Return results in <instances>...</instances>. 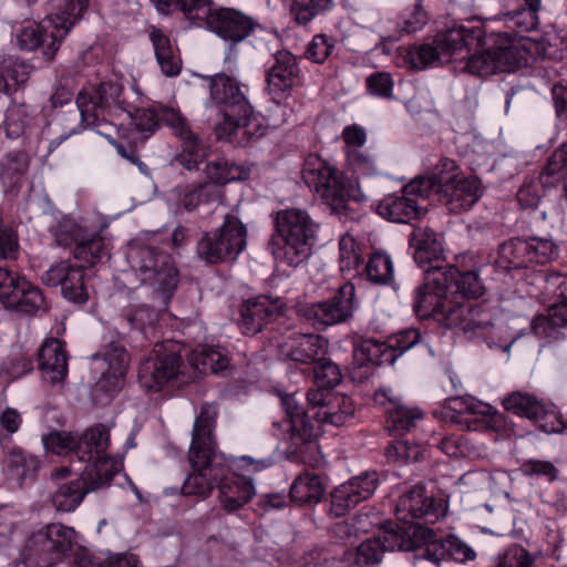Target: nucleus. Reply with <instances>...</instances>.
Masks as SVG:
<instances>
[{"mask_svg":"<svg viewBox=\"0 0 567 567\" xmlns=\"http://www.w3.org/2000/svg\"><path fill=\"white\" fill-rule=\"evenodd\" d=\"M209 92L221 115L215 126L217 140L247 146L266 134L267 126L255 113L245 84L225 73H218L209 78Z\"/></svg>","mask_w":567,"mask_h":567,"instance_id":"obj_1","label":"nucleus"},{"mask_svg":"<svg viewBox=\"0 0 567 567\" xmlns=\"http://www.w3.org/2000/svg\"><path fill=\"white\" fill-rule=\"evenodd\" d=\"M217 415V406L205 403L194 422L188 452L194 472L182 486V493L186 496L207 497L223 477L225 456L217 451L214 437Z\"/></svg>","mask_w":567,"mask_h":567,"instance_id":"obj_2","label":"nucleus"},{"mask_svg":"<svg viewBox=\"0 0 567 567\" xmlns=\"http://www.w3.org/2000/svg\"><path fill=\"white\" fill-rule=\"evenodd\" d=\"M434 534L429 528L411 526L402 529H382L372 538L362 542L355 553L354 565L358 567L372 566L381 561L385 551L403 550L412 551L429 544L426 549L434 555V559H456L461 553V543L457 537L449 536L441 543H433Z\"/></svg>","mask_w":567,"mask_h":567,"instance_id":"obj_3","label":"nucleus"},{"mask_svg":"<svg viewBox=\"0 0 567 567\" xmlns=\"http://www.w3.org/2000/svg\"><path fill=\"white\" fill-rule=\"evenodd\" d=\"M460 174L453 159L442 158L432 176H417L403 187L401 195H386L380 202L377 213H427L429 207L423 202L433 195L446 203L458 199Z\"/></svg>","mask_w":567,"mask_h":567,"instance_id":"obj_4","label":"nucleus"},{"mask_svg":"<svg viewBox=\"0 0 567 567\" xmlns=\"http://www.w3.org/2000/svg\"><path fill=\"white\" fill-rule=\"evenodd\" d=\"M123 113L130 121V127L141 133L143 138L152 135L159 123L168 126L182 142V153L178 156V162L186 169L197 168L204 158L205 152L202 142L192 132L186 118L179 111L168 106H158L154 109H125Z\"/></svg>","mask_w":567,"mask_h":567,"instance_id":"obj_5","label":"nucleus"},{"mask_svg":"<svg viewBox=\"0 0 567 567\" xmlns=\"http://www.w3.org/2000/svg\"><path fill=\"white\" fill-rule=\"evenodd\" d=\"M483 23L463 25V49L470 54L466 69L471 74L488 76L496 72H513L520 64L523 56L516 41L499 35L495 48L483 49L485 43Z\"/></svg>","mask_w":567,"mask_h":567,"instance_id":"obj_6","label":"nucleus"},{"mask_svg":"<svg viewBox=\"0 0 567 567\" xmlns=\"http://www.w3.org/2000/svg\"><path fill=\"white\" fill-rule=\"evenodd\" d=\"M122 91V86L114 82H103L97 86L92 84L85 85L76 97V106L81 117L80 123L65 127L64 133L51 140L48 151L50 153L53 152L69 137L83 132L85 128L96 130L97 133L107 136L106 133L99 128L113 110L125 111L126 107L121 100Z\"/></svg>","mask_w":567,"mask_h":567,"instance_id":"obj_7","label":"nucleus"},{"mask_svg":"<svg viewBox=\"0 0 567 567\" xmlns=\"http://www.w3.org/2000/svg\"><path fill=\"white\" fill-rule=\"evenodd\" d=\"M127 261L141 284L150 287L155 297L167 305L179 281L172 256L155 247L131 244Z\"/></svg>","mask_w":567,"mask_h":567,"instance_id":"obj_8","label":"nucleus"},{"mask_svg":"<svg viewBox=\"0 0 567 567\" xmlns=\"http://www.w3.org/2000/svg\"><path fill=\"white\" fill-rule=\"evenodd\" d=\"M276 236L268 243L275 260L289 267H298L310 254V240L318 225L309 215H276Z\"/></svg>","mask_w":567,"mask_h":567,"instance_id":"obj_9","label":"nucleus"},{"mask_svg":"<svg viewBox=\"0 0 567 567\" xmlns=\"http://www.w3.org/2000/svg\"><path fill=\"white\" fill-rule=\"evenodd\" d=\"M286 417L274 421V435L281 437L288 458L307 463L317 451V429L310 411H301L296 396L287 395L281 400Z\"/></svg>","mask_w":567,"mask_h":567,"instance_id":"obj_10","label":"nucleus"},{"mask_svg":"<svg viewBox=\"0 0 567 567\" xmlns=\"http://www.w3.org/2000/svg\"><path fill=\"white\" fill-rule=\"evenodd\" d=\"M75 543L74 528L51 523L29 535L22 558L29 567H54L63 561Z\"/></svg>","mask_w":567,"mask_h":567,"instance_id":"obj_11","label":"nucleus"},{"mask_svg":"<svg viewBox=\"0 0 567 567\" xmlns=\"http://www.w3.org/2000/svg\"><path fill=\"white\" fill-rule=\"evenodd\" d=\"M195 16L197 17L195 27L207 28L230 45L264 31V27L252 16L231 8L214 9L209 0H205L204 4L196 9Z\"/></svg>","mask_w":567,"mask_h":567,"instance_id":"obj_12","label":"nucleus"},{"mask_svg":"<svg viewBox=\"0 0 567 567\" xmlns=\"http://www.w3.org/2000/svg\"><path fill=\"white\" fill-rule=\"evenodd\" d=\"M247 228L243 221L227 215L223 225L204 234L198 240L196 252L209 265L234 262L247 246Z\"/></svg>","mask_w":567,"mask_h":567,"instance_id":"obj_13","label":"nucleus"},{"mask_svg":"<svg viewBox=\"0 0 567 567\" xmlns=\"http://www.w3.org/2000/svg\"><path fill=\"white\" fill-rule=\"evenodd\" d=\"M184 369L185 363L176 344L172 342L156 343L141 360L137 381L144 391L156 393L183 374Z\"/></svg>","mask_w":567,"mask_h":567,"instance_id":"obj_14","label":"nucleus"},{"mask_svg":"<svg viewBox=\"0 0 567 567\" xmlns=\"http://www.w3.org/2000/svg\"><path fill=\"white\" fill-rule=\"evenodd\" d=\"M358 307L355 287L351 281L341 285L331 298L299 305L298 316L317 329L348 322Z\"/></svg>","mask_w":567,"mask_h":567,"instance_id":"obj_15","label":"nucleus"},{"mask_svg":"<svg viewBox=\"0 0 567 567\" xmlns=\"http://www.w3.org/2000/svg\"><path fill=\"white\" fill-rule=\"evenodd\" d=\"M302 179L307 186L332 209L339 213L348 195L347 178L337 167L316 154L306 157Z\"/></svg>","mask_w":567,"mask_h":567,"instance_id":"obj_16","label":"nucleus"},{"mask_svg":"<svg viewBox=\"0 0 567 567\" xmlns=\"http://www.w3.org/2000/svg\"><path fill=\"white\" fill-rule=\"evenodd\" d=\"M558 257V247L549 239L514 238L499 245L497 265L504 269H522L544 265Z\"/></svg>","mask_w":567,"mask_h":567,"instance_id":"obj_17","label":"nucleus"},{"mask_svg":"<svg viewBox=\"0 0 567 567\" xmlns=\"http://www.w3.org/2000/svg\"><path fill=\"white\" fill-rule=\"evenodd\" d=\"M447 505L444 498L435 497L430 493L423 484H416L405 491L398 499L395 506L396 517L400 520L411 524V526H420L414 520H422L425 524H434L441 517L445 516Z\"/></svg>","mask_w":567,"mask_h":567,"instance_id":"obj_18","label":"nucleus"},{"mask_svg":"<svg viewBox=\"0 0 567 567\" xmlns=\"http://www.w3.org/2000/svg\"><path fill=\"white\" fill-rule=\"evenodd\" d=\"M486 296L487 289L477 271H463V298L481 300L480 303L472 306L466 318H463V332L481 338H487L491 334L495 315Z\"/></svg>","mask_w":567,"mask_h":567,"instance_id":"obj_19","label":"nucleus"},{"mask_svg":"<svg viewBox=\"0 0 567 567\" xmlns=\"http://www.w3.org/2000/svg\"><path fill=\"white\" fill-rule=\"evenodd\" d=\"M412 308L420 319L434 317L446 329L461 324V301L449 300L442 293H436L425 280L414 289Z\"/></svg>","mask_w":567,"mask_h":567,"instance_id":"obj_20","label":"nucleus"},{"mask_svg":"<svg viewBox=\"0 0 567 567\" xmlns=\"http://www.w3.org/2000/svg\"><path fill=\"white\" fill-rule=\"evenodd\" d=\"M460 42L461 27H454L439 32L432 43L410 47L404 60L412 69L422 70L427 66H436L451 58Z\"/></svg>","mask_w":567,"mask_h":567,"instance_id":"obj_21","label":"nucleus"},{"mask_svg":"<svg viewBox=\"0 0 567 567\" xmlns=\"http://www.w3.org/2000/svg\"><path fill=\"white\" fill-rule=\"evenodd\" d=\"M393 223H408L413 229L409 235V245L413 250V259L419 267L425 268L445 261L442 243L437 234L427 225L420 224V215H413L412 219L403 220L398 215H388Z\"/></svg>","mask_w":567,"mask_h":567,"instance_id":"obj_22","label":"nucleus"},{"mask_svg":"<svg viewBox=\"0 0 567 567\" xmlns=\"http://www.w3.org/2000/svg\"><path fill=\"white\" fill-rule=\"evenodd\" d=\"M502 404L506 411L532 420L545 433H560L565 427L561 417L534 395L513 392Z\"/></svg>","mask_w":567,"mask_h":567,"instance_id":"obj_23","label":"nucleus"},{"mask_svg":"<svg viewBox=\"0 0 567 567\" xmlns=\"http://www.w3.org/2000/svg\"><path fill=\"white\" fill-rule=\"evenodd\" d=\"M48 287H60L65 299L74 303H85L89 291L85 284V268L61 260L52 265L41 277Z\"/></svg>","mask_w":567,"mask_h":567,"instance_id":"obj_24","label":"nucleus"},{"mask_svg":"<svg viewBox=\"0 0 567 567\" xmlns=\"http://www.w3.org/2000/svg\"><path fill=\"white\" fill-rule=\"evenodd\" d=\"M287 303L282 297L259 295L244 302L239 328L245 334L255 336L268 323L281 317Z\"/></svg>","mask_w":567,"mask_h":567,"instance_id":"obj_25","label":"nucleus"},{"mask_svg":"<svg viewBox=\"0 0 567 567\" xmlns=\"http://www.w3.org/2000/svg\"><path fill=\"white\" fill-rule=\"evenodd\" d=\"M378 482L377 472H365L339 485L330 495L329 513L334 517L347 515L359 503L373 495Z\"/></svg>","mask_w":567,"mask_h":567,"instance_id":"obj_26","label":"nucleus"},{"mask_svg":"<svg viewBox=\"0 0 567 567\" xmlns=\"http://www.w3.org/2000/svg\"><path fill=\"white\" fill-rule=\"evenodd\" d=\"M473 432H495L505 434L509 431L506 416L489 404L472 395H463V429Z\"/></svg>","mask_w":567,"mask_h":567,"instance_id":"obj_27","label":"nucleus"},{"mask_svg":"<svg viewBox=\"0 0 567 567\" xmlns=\"http://www.w3.org/2000/svg\"><path fill=\"white\" fill-rule=\"evenodd\" d=\"M71 471L69 467H60L51 474V480L55 485L52 492L51 502L58 512H73L83 502L85 495L90 493V487L81 476L65 481Z\"/></svg>","mask_w":567,"mask_h":567,"instance_id":"obj_28","label":"nucleus"},{"mask_svg":"<svg viewBox=\"0 0 567 567\" xmlns=\"http://www.w3.org/2000/svg\"><path fill=\"white\" fill-rule=\"evenodd\" d=\"M86 9V0H51L44 27L52 31L53 43L64 40Z\"/></svg>","mask_w":567,"mask_h":567,"instance_id":"obj_29","label":"nucleus"},{"mask_svg":"<svg viewBox=\"0 0 567 567\" xmlns=\"http://www.w3.org/2000/svg\"><path fill=\"white\" fill-rule=\"evenodd\" d=\"M299 75L297 59L288 51H279L267 71L266 82L274 99H284L290 94Z\"/></svg>","mask_w":567,"mask_h":567,"instance_id":"obj_30","label":"nucleus"},{"mask_svg":"<svg viewBox=\"0 0 567 567\" xmlns=\"http://www.w3.org/2000/svg\"><path fill=\"white\" fill-rule=\"evenodd\" d=\"M219 502L228 512H235L245 506L255 495V486L250 480L231 473L224 461L223 477L218 480Z\"/></svg>","mask_w":567,"mask_h":567,"instance_id":"obj_31","label":"nucleus"},{"mask_svg":"<svg viewBox=\"0 0 567 567\" xmlns=\"http://www.w3.org/2000/svg\"><path fill=\"white\" fill-rule=\"evenodd\" d=\"M39 369L43 380L59 383L68 374V357L63 343L54 338L47 340L38 353Z\"/></svg>","mask_w":567,"mask_h":567,"instance_id":"obj_32","label":"nucleus"},{"mask_svg":"<svg viewBox=\"0 0 567 567\" xmlns=\"http://www.w3.org/2000/svg\"><path fill=\"white\" fill-rule=\"evenodd\" d=\"M423 280L449 300H458L461 292V269L455 264L442 262L423 270Z\"/></svg>","mask_w":567,"mask_h":567,"instance_id":"obj_33","label":"nucleus"},{"mask_svg":"<svg viewBox=\"0 0 567 567\" xmlns=\"http://www.w3.org/2000/svg\"><path fill=\"white\" fill-rule=\"evenodd\" d=\"M53 32L48 31L44 27V19L39 23H29L16 31L17 45L23 51H33L38 48L42 49L43 55L48 60H52L59 51L64 40L53 43Z\"/></svg>","mask_w":567,"mask_h":567,"instance_id":"obj_34","label":"nucleus"},{"mask_svg":"<svg viewBox=\"0 0 567 567\" xmlns=\"http://www.w3.org/2000/svg\"><path fill=\"white\" fill-rule=\"evenodd\" d=\"M148 39L162 73L168 78L177 76L182 70V59L177 47L163 30L156 27L150 28Z\"/></svg>","mask_w":567,"mask_h":567,"instance_id":"obj_35","label":"nucleus"},{"mask_svg":"<svg viewBox=\"0 0 567 567\" xmlns=\"http://www.w3.org/2000/svg\"><path fill=\"white\" fill-rule=\"evenodd\" d=\"M109 224L102 220L97 227L89 226L85 228L80 241L74 248V258L87 266L95 265L109 251L107 239L102 236V231L106 229Z\"/></svg>","mask_w":567,"mask_h":567,"instance_id":"obj_36","label":"nucleus"},{"mask_svg":"<svg viewBox=\"0 0 567 567\" xmlns=\"http://www.w3.org/2000/svg\"><path fill=\"white\" fill-rule=\"evenodd\" d=\"M537 179L544 188L560 187L563 197L567 202V142L547 158Z\"/></svg>","mask_w":567,"mask_h":567,"instance_id":"obj_37","label":"nucleus"},{"mask_svg":"<svg viewBox=\"0 0 567 567\" xmlns=\"http://www.w3.org/2000/svg\"><path fill=\"white\" fill-rule=\"evenodd\" d=\"M329 342L319 334H299L289 350L291 360L303 364H316L328 353Z\"/></svg>","mask_w":567,"mask_h":567,"instance_id":"obj_38","label":"nucleus"},{"mask_svg":"<svg viewBox=\"0 0 567 567\" xmlns=\"http://www.w3.org/2000/svg\"><path fill=\"white\" fill-rule=\"evenodd\" d=\"M93 458L94 462L86 465L80 475L91 492L107 486L123 468L122 462L115 457L99 455Z\"/></svg>","mask_w":567,"mask_h":567,"instance_id":"obj_39","label":"nucleus"},{"mask_svg":"<svg viewBox=\"0 0 567 567\" xmlns=\"http://www.w3.org/2000/svg\"><path fill=\"white\" fill-rule=\"evenodd\" d=\"M6 308L24 315H35L40 311H45L48 306L40 288L24 278V280L20 281V285H18L13 297L7 303Z\"/></svg>","mask_w":567,"mask_h":567,"instance_id":"obj_40","label":"nucleus"},{"mask_svg":"<svg viewBox=\"0 0 567 567\" xmlns=\"http://www.w3.org/2000/svg\"><path fill=\"white\" fill-rule=\"evenodd\" d=\"M251 168L252 166L249 164H237L225 158H217L206 164L205 174L213 184L226 185L247 181L250 177Z\"/></svg>","mask_w":567,"mask_h":567,"instance_id":"obj_41","label":"nucleus"},{"mask_svg":"<svg viewBox=\"0 0 567 567\" xmlns=\"http://www.w3.org/2000/svg\"><path fill=\"white\" fill-rule=\"evenodd\" d=\"M326 489L327 484L320 475L306 471L295 478L290 497L299 504H317L322 499Z\"/></svg>","mask_w":567,"mask_h":567,"instance_id":"obj_42","label":"nucleus"},{"mask_svg":"<svg viewBox=\"0 0 567 567\" xmlns=\"http://www.w3.org/2000/svg\"><path fill=\"white\" fill-rule=\"evenodd\" d=\"M506 17L522 32H528L539 24L538 12L542 0H505Z\"/></svg>","mask_w":567,"mask_h":567,"instance_id":"obj_43","label":"nucleus"},{"mask_svg":"<svg viewBox=\"0 0 567 567\" xmlns=\"http://www.w3.org/2000/svg\"><path fill=\"white\" fill-rule=\"evenodd\" d=\"M395 350L385 341H379L375 339H365L358 343L353 349V355L355 360L361 364H393L396 360Z\"/></svg>","mask_w":567,"mask_h":567,"instance_id":"obj_44","label":"nucleus"},{"mask_svg":"<svg viewBox=\"0 0 567 567\" xmlns=\"http://www.w3.org/2000/svg\"><path fill=\"white\" fill-rule=\"evenodd\" d=\"M339 270L343 276H354L364 261V244L352 235L344 234L339 239Z\"/></svg>","mask_w":567,"mask_h":567,"instance_id":"obj_45","label":"nucleus"},{"mask_svg":"<svg viewBox=\"0 0 567 567\" xmlns=\"http://www.w3.org/2000/svg\"><path fill=\"white\" fill-rule=\"evenodd\" d=\"M109 444L110 433L107 429L102 424L94 425L87 429L81 437H78V460L90 462L94 456L105 452Z\"/></svg>","mask_w":567,"mask_h":567,"instance_id":"obj_46","label":"nucleus"},{"mask_svg":"<svg viewBox=\"0 0 567 567\" xmlns=\"http://www.w3.org/2000/svg\"><path fill=\"white\" fill-rule=\"evenodd\" d=\"M353 412V403L348 396L334 395L329 398L327 405L321 406L312 416L317 423L341 426L352 419Z\"/></svg>","mask_w":567,"mask_h":567,"instance_id":"obj_47","label":"nucleus"},{"mask_svg":"<svg viewBox=\"0 0 567 567\" xmlns=\"http://www.w3.org/2000/svg\"><path fill=\"white\" fill-rule=\"evenodd\" d=\"M30 66L19 58L0 56V92L9 94L28 81Z\"/></svg>","mask_w":567,"mask_h":567,"instance_id":"obj_48","label":"nucleus"},{"mask_svg":"<svg viewBox=\"0 0 567 567\" xmlns=\"http://www.w3.org/2000/svg\"><path fill=\"white\" fill-rule=\"evenodd\" d=\"M424 420V412L404 402L385 417L386 429L393 435H403L414 431Z\"/></svg>","mask_w":567,"mask_h":567,"instance_id":"obj_49","label":"nucleus"},{"mask_svg":"<svg viewBox=\"0 0 567 567\" xmlns=\"http://www.w3.org/2000/svg\"><path fill=\"white\" fill-rule=\"evenodd\" d=\"M102 355L109 365L107 371L103 373V379L112 380L114 386H121L130 365L128 352L123 346L112 342Z\"/></svg>","mask_w":567,"mask_h":567,"instance_id":"obj_50","label":"nucleus"},{"mask_svg":"<svg viewBox=\"0 0 567 567\" xmlns=\"http://www.w3.org/2000/svg\"><path fill=\"white\" fill-rule=\"evenodd\" d=\"M365 274L373 285L389 286L394 281V266L392 258L385 251L372 254L365 265Z\"/></svg>","mask_w":567,"mask_h":567,"instance_id":"obj_51","label":"nucleus"},{"mask_svg":"<svg viewBox=\"0 0 567 567\" xmlns=\"http://www.w3.org/2000/svg\"><path fill=\"white\" fill-rule=\"evenodd\" d=\"M87 227L76 221L71 215H61L50 227V231L59 246L69 247L80 241Z\"/></svg>","mask_w":567,"mask_h":567,"instance_id":"obj_52","label":"nucleus"},{"mask_svg":"<svg viewBox=\"0 0 567 567\" xmlns=\"http://www.w3.org/2000/svg\"><path fill=\"white\" fill-rule=\"evenodd\" d=\"M565 326H567V302L550 307L547 316H538L532 322V328L538 336H549L548 329Z\"/></svg>","mask_w":567,"mask_h":567,"instance_id":"obj_53","label":"nucleus"},{"mask_svg":"<svg viewBox=\"0 0 567 567\" xmlns=\"http://www.w3.org/2000/svg\"><path fill=\"white\" fill-rule=\"evenodd\" d=\"M347 166L358 176H375L380 174L377 158L365 150L346 151Z\"/></svg>","mask_w":567,"mask_h":567,"instance_id":"obj_54","label":"nucleus"},{"mask_svg":"<svg viewBox=\"0 0 567 567\" xmlns=\"http://www.w3.org/2000/svg\"><path fill=\"white\" fill-rule=\"evenodd\" d=\"M30 110L24 104H11L6 111L4 130L9 138H17L23 134L30 124Z\"/></svg>","mask_w":567,"mask_h":567,"instance_id":"obj_55","label":"nucleus"},{"mask_svg":"<svg viewBox=\"0 0 567 567\" xmlns=\"http://www.w3.org/2000/svg\"><path fill=\"white\" fill-rule=\"evenodd\" d=\"M228 358L217 349H203L194 352L193 364L200 373H218L228 367Z\"/></svg>","mask_w":567,"mask_h":567,"instance_id":"obj_56","label":"nucleus"},{"mask_svg":"<svg viewBox=\"0 0 567 567\" xmlns=\"http://www.w3.org/2000/svg\"><path fill=\"white\" fill-rule=\"evenodd\" d=\"M331 0H293L290 7V13L299 24H307L319 12L331 7Z\"/></svg>","mask_w":567,"mask_h":567,"instance_id":"obj_57","label":"nucleus"},{"mask_svg":"<svg viewBox=\"0 0 567 567\" xmlns=\"http://www.w3.org/2000/svg\"><path fill=\"white\" fill-rule=\"evenodd\" d=\"M122 320L125 321L131 329H136L145 333L147 328H153L157 322L158 313L148 305H141L124 312Z\"/></svg>","mask_w":567,"mask_h":567,"instance_id":"obj_58","label":"nucleus"},{"mask_svg":"<svg viewBox=\"0 0 567 567\" xmlns=\"http://www.w3.org/2000/svg\"><path fill=\"white\" fill-rule=\"evenodd\" d=\"M47 450L62 455L72 452L78 457V436L65 431H54L43 437Z\"/></svg>","mask_w":567,"mask_h":567,"instance_id":"obj_59","label":"nucleus"},{"mask_svg":"<svg viewBox=\"0 0 567 567\" xmlns=\"http://www.w3.org/2000/svg\"><path fill=\"white\" fill-rule=\"evenodd\" d=\"M159 13L168 14L173 11H182L192 25H195L196 9L204 4L205 0H151Z\"/></svg>","mask_w":567,"mask_h":567,"instance_id":"obj_60","label":"nucleus"},{"mask_svg":"<svg viewBox=\"0 0 567 567\" xmlns=\"http://www.w3.org/2000/svg\"><path fill=\"white\" fill-rule=\"evenodd\" d=\"M7 462L9 467L14 470L22 480L32 477L40 466V462L35 456L22 450H12L8 455Z\"/></svg>","mask_w":567,"mask_h":567,"instance_id":"obj_61","label":"nucleus"},{"mask_svg":"<svg viewBox=\"0 0 567 567\" xmlns=\"http://www.w3.org/2000/svg\"><path fill=\"white\" fill-rule=\"evenodd\" d=\"M313 374L316 384L324 389L334 388L342 379L340 368L326 357L315 364Z\"/></svg>","mask_w":567,"mask_h":567,"instance_id":"obj_62","label":"nucleus"},{"mask_svg":"<svg viewBox=\"0 0 567 567\" xmlns=\"http://www.w3.org/2000/svg\"><path fill=\"white\" fill-rule=\"evenodd\" d=\"M420 454V445L403 440L394 441L385 449L388 461L393 463L405 464L411 461L415 462L419 460Z\"/></svg>","mask_w":567,"mask_h":567,"instance_id":"obj_63","label":"nucleus"},{"mask_svg":"<svg viewBox=\"0 0 567 567\" xmlns=\"http://www.w3.org/2000/svg\"><path fill=\"white\" fill-rule=\"evenodd\" d=\"M28 169V161L24 155L18 154L8 157L1 166V179L14 187L21 183L23 175Z\"/></svg>","mask_w":567,"mask_h":567,"instance_id":"obj_64","label":"nucleus"}]
</instances>
